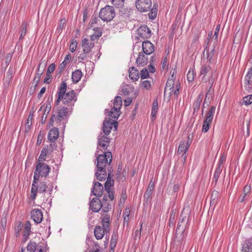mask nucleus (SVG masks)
<instances>
[{"label":"nucleus","mask_w":252,"mask_h":252,"mask_svg":"<svg viewBox=\"0 0 252 252\" xmlns=\"http://www.w3.org/2000/svg\"><path fill=\"white\" fill-rule=\"evenodd\" d=\"M103 191V187L102 184L99 182H95L92 191L93 194L97 197H100L102 195Z\"/></svg>","instance_id":"nucleus-20"},{"label":"nucleus","mask_w":252,"mask_h":252,"mask_svg":"<svg viewBox=\"0 0 252 252\" xmlns=\"http://www.w3.org/2000/svg\"><path fill=\"white\" fill-rule=\"evenodd\" d=\"M38 247H40V246L37 245L35 242H30L27 247V251L29 252H33V251L36 250V248Z\"/></svg>","instance_id":"nucleus-38"},{"label":"nucleus","mask_w":252,"mask_h":252,"mask_svg":"<svg viewBox=\"0 0 252 252\" xmlns=\"http://www.w3.org/2000/svg\"><path fill=\"white\" fill-rule=\"evenodd\" d=\"M12 55L11 53H9L7 54V55L5 57V64L6 67H7L8 65L9 64V63L10 62L11 59H12Z\"/></svg>","instance_id":"nucleus-58"},{"label":"nucleus","mask_w":252,"mask_h":252,"mask_svg":"<svg viewBox=\"0 0 252 252\" xmlns=\"http://www.w3.org/2000/svg\"><path fill=\"white\" fill-rule=\"evenodd\" d=\"M156 6V5H154L151 11L149 13V17L151 19H154L156 17L158 9Z\"/></svg>","instance_id":"nucleus-40"},{"label":"nucleus","mask_w":252,"mask_h":252,"mask_svg":"<svg viewBox=\"0 0 252 252\" xmlns=\"http://www.w3.org/2000/svg\"><path fill=\"white\" fill-rule=\"evenodd\" d=\"M244 81L245 84L243 87L246 91L250 92L252 89V67L249 69Z\"/></svg>","instance_id":"nucleus-10"},{"label":"nucleus","mask_w":252,"mask_h":252,"mask_svg":"<svg viewBox=\"0 0 252 252\" xmlns=\"http://www.w3.org/2000/svg\"><path fill=\"white\" fill-rule=\"evenodd\" d=\"M221 171V169L220 168V167H218L217 168L216 170L215 171V172L214 175V179L216 182H217V181H218V179L220 175Z\"/></svg>","instance_id":"nucleus-55"},{"label":"nucleus","mask_w":252,"mask_h":252,"mask_svg":"<svg viewBox=\"0 0 252 252\" xmlns=\"http://www.w3.org/2000/svg\"><path fill=\"white\" fill-rule=\"evenodd\" d=\"M33 117V112H31L30 113L29 116L28 117L27 124L26 125V130L28 131L30 129V127L31 126V122L32 119Z\"/></svg>","instance_id":"nucleus-43"},{"label":"nucleus","mask_w":252,"mask_h":252,"mask_svg":"<svg viewBox=\"0 0 252 252\" xmlns=\"http://www.w3.org/2000/svg\"><path fill=\"white\" fill-rule=\"evenodd\" d=\"M68 113V108L66 107H63L58 111L57 116V120L59 121L64 119L67 116Z\"/></svg>","instance_id":"nucleus-25"},{"label":"nucleus","mask_w":252,"mask_h":252,"mask_svg":"<svg viewBox=\"0 0 252 252\" xmlns=\"http://www.w3.org/2000/svg\"><path fill=\"white\" fill-rule=\"evenodd\" d=\"M102 208V203L97 198H93L90 202L91 209L95 212H98Z\"/></svg>","instance_id":"nucleus-17"},{"label":"nucleus","mask_w":252,"mask_h":252,"mask_svg":"<svg viewBox=\"0 0 252 252\" xmlns=\"http://www.w3.org/2000/svg\"><path fill=\"white\" fill-rule=\"evenodd\" d=\"M218 200L219 192L217 190H213L211 196L210 205L213 206L214 205H216L218 202Z\"/></svg>","instance_id":"nucleus-29"},{"label":"nucleus","mask_w":252,"mask_h":252,"mask_svg":"<svg viewBox=\"0 0 252 252\" xmlns=\"http://www.w3.org/2000/svg\"><path fill=\"white\" fill-rule=\"evenodd\" d=\"M189 217L188 210H186L184 208L180 217L181 218H182L180 220L176 230L175 241L179 243H181L184 239V231L188 221Z\"/></svg>","instance_id":"nucleus-2"},{"label":"nucleus","mask_w":252,"mask_h":252,"mask_svg":"<svg viewBox=\"0 0 252 252\" xmlns=\"http://www.w3.org/2000/svg\"><path fill=\"white\" fill-rule=\"evenodd\" d=\"M13 68L10 66L9 69L7 73L6 76L5 77V80L6 82H9L10 81V79L12 77L13 75Z\"/></svg>","instance_id":"nucleus-50"},{"label":"nucleus","mask_w":252,"mask_h":252,"mask_svg":"<svg viewBox=\"0 0 252 252\" xmlns=\"http://www.w3.org/2000/svg\"><path fill=\"white\" fill-rule=\"evenodd\" d=\"M97 171L95 176L97 179L100 181H104L106 179L107 173L105 167L107 164L111 163L112 160V156L110 152H105L104 154H100L96 158Z\"/></svg>","instance_id":"nucleus-1"},{"label":"nucleus","mask_w":252,"mask_h":252,"mask_svg":"<svg viewBox=\"0 0 252 252\" xmlns=\"http://www.w3.org/2000/svg\"><path fill=\"white\" fill-rule=\"evenodd\" d=\"M158 107V102L157 99L154 100L153 102L152 110V115L154 117L157 114Z\"/></svg>","instance_id":"nucleus-42"},{"label":"nucleus","mask_w":252,"mask_h":252,"mask_svg":"<svg viewBox=\"0 0 252 252\" xmlns=\"http://www.w3.org/2000/svg\"><path fill=\"white\" fill-rule=\"evenodd\" d=\"M55 68V64L54 63H52L50 64L47 69V73L48 74H51V73L53 72Z\"/></svg>","instance_id":"nucleus-63"},{"label":"nucleus","mask_w":252,"mask_h":252,"mask_svg":"<svg viewBox=\"0 0 252 252\" xmlns=\"http://www.w3.org/2000/svg\"><path fill=\"white\" fill-rule=\"evenodd\" d=\"M174 86V78H168L166 84V86L164 89V93L168 91V89L169 91V94H171V93L173 92V89Z\"/></svg>","instance_id":"nucleus-27"},{"label":"nucleus","mask_w":252,"mask_h":252,"mask_svg":"<svg viewBox=\"0 0 252 252\" xmlns=\"http://www.w3.org/2000/svg\"><path fill=\"white\" fill-rule=\"evenodd\" d=\"M65 25L66 24L65 19H62L59 27V31H62L65 27Z\"/></svg>","instance_id":"nucleus-61"},{"label":"nucleus","mask_w":252,"mask_h":252,"mask_svg":"<svg viewBox=\"0 0 252 252\" xmlns=\"http://www.w3.org/2000/svg\"><path fill=\"white\" fill-rule=\"evenodd\" d=\"M148 55H146L143 52L139 53L138 57L137 58L136 60V63L138 66H144L147 64L148 62L147 57Z\"/></svg>","instance_id":"nucleus-16"},{"label":"nucleus","mask_w":252,"mask_h":252,"mask_svg":"<svg viewBox=\"0 0 252 252\" xmlns=\"http://www.w3.org/2000/svg\"><path fill=\"white\" fill-rule=\"evenodd\" d=\"M130 9L127 8L121 7L118 13V17L120 20H125L129 17L130 15Z\"/></svg>","instance_id":"nucleus-21"},{"label":"nucleus","mask_w":252,"mask_h":252,"mask_svg":"<svg viewBox=\"0 0 252 252\" xmlns=\"http://www.w3.org/2000/svg\"><path fill=\"white\" fill-rule=\"evenodd\" d=\"M82 46L84 53L88 54L91 52V49L94 46V43L89 42V40L85 38L82 41Z\"/></svg>","instance_id":"nucleus-19"},{"label":"nucleus","mask_w":252,"mask_h":252,"mask_svg":"<svg viewBox=\"0 0 252 252\" xmlns=\"http://www.w3.org/2000/svg\"><path fill=\"white\" fill-rule=\"evenodd\" d=\"M120 115V110L115 109L114 107L112 108L111 110L108 112V116L114 119H117Z\"/></svg>","instance_id":"nucleus-33"},{"label":"nucleus","mask_w":252,"mask_h":252,"mask_svg":"<svg viewBox=\"0 0 252 252\" xmlns=\"http://www.w3.org/2000/svg\"><path fill=\"white\" fill-rule=\"evenodd\" d=\"M114 126L115 129L116 130L118 126L117 122H112L111 121L105 120L103 123V131L105 135H108Z\"/></svg>","instance_id":"nucleus-9"},{"label":"nucleus","mask_w":252,"mask_h":252,"mask_svg":"<svg viewBox=\"0 0 252 252\" xmlns=\"http://www.w3.org/2000/svg\"><path fill=\"white\" fill-rule=\"evenodd\" d=\"M242 252H252V239L246 240L242 247Z\"/></svg>","instance_id":"nucleus-24"},{"label":"nucleus","mask_w":252,"mask_h":252,"mask_svg":"<svg viewBox=\"0 0 252 252\" xmlns=\"http://www.w3.org/2000/svg\"><path fill=\"white\" fill-rule=\"evenodd\" d=\"M52 75L51 74H48L46 73V76L44 80V82L47 84H49L51 81Z\"/></svg>","instance_id":"nucleus-62"},{"label":"nucleus","mask_w":252,"mask_h":252,"mask_svg":"<svg viewBox=\"0 0 252 252\" xmlns=\"http://www.w3.org/2000/svg\"><path fill=\"white\" fill-rule=\"evenodd\" d=\"M40 174H38V172L36 171V170L34 171V175L33 177V183L36 184L37 181L38 180V179L39 178V175Z\"/></svg>","instance_id":"nucleus-64"},{"label":"nucleus","mask_w":252,"mask_h":252,"mask_svg":"<svg viewBox=\"0 0 252 252\" xmlns=\"http://www.w3.org/2000/svg\"><path fill=\"white\" fill-rule=\"evenodd\" d=\"M97 30H98V34L94 33L91 36V40L92 41H94L95 40H97L98 39L99 37H100L101 36L102 33V29H97Z\"/></svg>","instance_id":"nucleus-46"},{"label":"nucleus","mask_w":252,"mask_h":252,"mask_svg":"<svg viewBox=\"0 0 252 252\" xmlns=\"http://www.w3.org/2000/svg\"><path fill=\"white\" fill-rule=\"evenodd\" d=\"M152 3L151 0H137L135 2V5L138 10L145 12L149 10L152 6Z\"/></svg>","instance_id":"nucleus-6"},{"label":"nucleus","mask_w":252,"mask_h":252,"mask_svg":"<svg viewBox=\"0 0 252 252\" xmlns=\"http://www.w3.org/2000/svg\"><path fill=\"white\" fill-rule=\"evenodd\" d=\"M190 143L191 141H189V140H188L187 141H182L178 147L177 154L180 155L183 153L182 157L183 158L184 161L186 160L187 157L186 154L187 151L188 150Z\"/></svg>","instance_id":"nucleus-8"},{"label":"nucleus","mask_w":252,"mask_h":252,"mask_svg":"<svg viewBox=\"0 0 252 252\" xmlns=\"http://www.w3.org/2000/svg\"><path fill=\"white\" fill-rule=\"evenodd\" d=\"M98 145L103 149H105L109 145L110 138L107 137V135H99L98 138Z\"/></svg>","instance_id":"nucleus-18"},{"label":"nucleus","mask_w":252,"mask_h":252,"mask_svg":"<svg viewBox=\"0 0 252 252\" xmlns=\"http://www.w3.org/2000/svg\"><path fill=\"white\" fill-rule=\"evenodd\" d=\"M139 38H149L151 35V31L147 26H141L137 31Z\"/></svg>","instance_id":"nucleus-11"},{"label":"nucleus","mask_w":252,"mask_h":252,"mask_svg":"<svg viewBox=\"0 0 252 252\" xmlns=\"http://www.w3.org/2000/svg\"><path fill=\"white\" fill-rule=\"evenodd\" d=\"M49 170V166L46 163L38 162V164L36 167V171L42 177H46L48 174Z\"/></svg>","instance_id":"nucleus-14"},{"label":"nucleus","mask_w":252,"mask_h":252,"mask_svg":"<svg viewBox=\"0 0 252 252\" xmlns=\"http://www.w3.org/2000/svg\"><path fill=\"white\" fill-rule=\"evenodd\" d=\"M114 181L113 179H107L104 185L105 190L110 189V188L114 185Z\"/></svg>","instance_id":"nucleus-44"},{"label":"nucleus","mask_w":252,"mask_h":252,"mask_svg":"<svg viewBox=\"0 0 252 252\" xmlns=\"http://www.w3.org/2000/svg\"><path fill=\"white\" fill-rule=\"evenodd\" d=\"M101 203L102 209L104 212H107L111 209V205L107 202V198L105 196L103 197Z\"/></svg>","instance_id":"nucleus-34"},{"label":"nucleus","mask_w":252,"mask_h":252,"mask_svg":"<svg viewBox=\"0 0 252 252\" xmlns=\"http://www.w3.org/2000/svg\"><path fill=\"white\" fill-rule=\"evenodd\" d=\"M125 0H111L112 4L119 8L123 7Z\"/></svg>","instance_id":"nucleus-45"},{"label":"nucleus","mask_w":252,"mask_h":252,"mask_svg":"<svg viewBox=\"0 0 252 252\" xmlns=\"http://www.w3.org/2000/svg\"><path fill=\"white\" fill-rule=\"evenodd\" d=\"M211 123L212 122H206V120H205L202 126V132H206L207 131H208Z\"/></svg>","instance_id":"nucleus-51"},{"label":"nucleus","mask_w":252,"mask_h":252,"mask_svg":"<svg viewBox=\"0 0 252 252\" xmlns=\"http://www.w3.org/2000/svg\"><path fill=\"white\" fill-rule=\"evenodd\" d=\"M206 52L207 54V59L208 60H209V62H211L214 55L215 50L212 49L210 52H208V51H207Z\"/></svg>","instance_id":"nucleus-59"},{"label":"nucleus","mask_w":252,"mask_h":252,"mask_svg":"<svg viewBox=\"0 0 252 252\" xmlns=\"http://www.w3.org/2000/svg\"><path fill=\"white\" fill-rule=\"evenodd\" d=\"M31 217L35 222L39 223L41 222L43 219V215L40 210L38 209H33L31 211Z\"/></svg>","instance_id":"nucleus-15"},{"label":"nucleus","mask_w":252,"mask_h":252,"mask_svg":"<svg viewBox=\"0 0 252 252\" xmlns=\"http://www.w3.org/2000/svg\"><path fill=\"white\" fill-rule=\"evenodd\" d=\"M202 75V80L204 82L211 81L210 77L212 76V71H211V67L209 65L205 64L202 66L200 70V76Z\"/></svg>","instance_id":"nucleus-7"},{"label":"nucleus","mask_w":252,"mask_h":252,"mask_svg":"<svg viewBox=\"0 0 252 252\" xmlns=\"http://www.w3.org/2000/svg\"><path fill=\"white\" fill-rule=\"evenodd\" d=\"M117 243V237L116 235H113L111 237L110 247L112 250L114 249V248L116 247Z\"/></svg>","instance_id":"nucleus-48"},{"label":"nucleus","mask_w":252,"mask_h":252,"mask_svg":"<svg viewBox=\"0 0 252 252\" xmlns=\"http://www.w3.org/2000/svg\"><path fill=\"white\" fill-rule=\"evenodd\" d=\"M71 58V57L70 54H68L65 56L64 61L59 66V69L61 72L63 71V70L64 69L67 63L70 62Z\"/></svg>","instance_id":"nucleus-30"},{"label":"nucleus","mask_w":252,"mask_h":252,"mask_svg":"<svg viewBox=\"0 0 252 252\" xmlns=\"http://www.w3.org/2000/svg\"><path fill=\"white\" fill-rule=\"evenodd\" d=\"M82 73L81 70H76L72 74V79L73 82L75 83L78 82L82 77Z\"/></svg>","instance_id":"nucleus-28"},{"label":"nucleus","mask_w":252,"mask_h":252,"mask_svg":"<svg viewBox=\"0 0 252 252\" xmlns=\"http://www.w3.org/2000/svg\"><path fill=\"white\" fill-rule=\"evenodd\" d=\"M66 90V84L63 82L59 90L58 93V98L56 101V104L58 105L61 100L64 104L70 103L72 101H75L76 99L75 98V93L73 91H70L65 93Z\"/></svg>","instance_id":"nucleus-3"},{"label":"nucleus","mask_w":252,"mask_h":252,"mask_svg":"<svg viewBox=\"0 0 252 252\" xmlns=\"http://www.w3.org/2000/svg\"><path fill=\"white\" fill-rule=\"evenodd\" d=\"M122 106V99L121 96H117L114 101V107L115 109L120 110Z\"/></svg>","instance_id":"nucleus-31"},{"label":"nucleus","mask_w":252,"mask_h":252,"mask_svg":"<svg viewBox=\"0 0 252 252\" xmlns=\"http://www.w3.org/2000/svg\"><path fill=\"white\" fill-rule=\"evenodd\" d=\"M115 15V12L113 6L106 5L101 9L99 17L104 21H110Z\"/></svg>","instance_id":"nucleus-5"},{"label":"nucleus","mask_w":252,"mask_h":252,"mask_svg":"<svg viewBox=\"0 0 252 252\" xmlns=\"http://www.w3.org/2000/svg\"><path fill=\"white\" fill-rule=\"evenodd\" d=\"M149 76V72L147 68H144L141 70L140 77L141 79L147 78Z\"/></svg>","instance_id":"nucleus-52"},{"label":"nucleus","mask_w":252,"mask_h":252,"mask_svg":"<svg viewBox=\"0 0 252 252\" xmlns=\"http://www.w3.org/2000/svg\"><path fill=\"white\" fill-rule=\"evenodd\" d=\"M31 224L30 221H27L26 222L25 225V228L24 230V242H25L27 241L28 236L29 235L30 232H31Z\"/></svg>","instance_id":"nucleus-26"},{"label":"nucleus","mask_w":252,"mask_h":252,"mask_svg":"<svg viewBox=\"0 0 252 252\" xmlns=\"http://www.w3.org/2000/svg\"><path fill=\"white\" fill-rule=\"evenodd\" d=\"M48 186L45 182H41L38 187V192L40 193L45 192Z\"/></svg>","instance_id":"nucleus-47"},{"label":"nucleus","mask_w":252,"mask_h":252,"mask_svg":"<svg viewBox=\"0 0 252 252\" xmlns=\"http://www.w3.org/2000/svg\"><path fill=\"white\" fill-rule=\"evenodd\" d=\"M58 129L54 127L50 130L48 135V138L51 142H53L58 138Z\"/></svg>","instance_id":"nucleus-22"},{"label":"nucleus","mask_w":252,"mask_h":252,"mask_svg":"<svg viewBox=\"0 0 252 252\" xmlns=\"http://www.w3.org/2000/svg\"><path fill=\"white\" fill-rule=\"evenodd\" d=\"M110 216L105 215L102 220L103 227L96 226L94 230V234L97 239H101L103 238L104 233H108L109 231Z\"/></svg>","instance_id":"nucleus-4"},{"label":"nucleus","mask_w":252,"mask_h":252,"mask_svg":"<svg viewBox=\"0 0 252 252\" xmlns=\"http://www.w3.org/2000/svg\"><path fill=\"white\" fill-rule=\"evenodd\" d=\"M153 189H154L148 187L147 190L144 194V198L147 199V201L151 197Z\"/></svg>","instance_id":"nucleus-49"},{"label":"nucleus","mask_w":252,"mask_h":252,"mask_svg":"<svg viewBox=\"0 0 252 252\" xmlns=\"http://www.w3.org/2000/svg\"><path fill=\"white\" fill-rule=\"evenodd\" d=\"M241 105H250L252 103V94L248 95L243 97V101L240 102Z\"/></svg>","instance_id":"nucleus-39"},{"label":"nucleus","mask_w":252,"mask_h":252,"mask_svg":"<svg viewBox=\"0 0 252 252\" xmlns=\"http://www.w3.org/2000/svg\"><path fill=\"white\" fill-rule=\"evenodd\" d=\"M34 183H32V189H31V198L32 199H34L36 195L37 190H38V187H37Z\"/></svg>","instance_id":"nucleus-41"},{"label":"nucleus","mask_w":252,"mask_h":252,"mask_svg":"<svg viewBox=\"0 0 252 252\" xmlns=\"http://www.w3.org/2000/svg\"><path fill=\"white\" fill-rule=\"evenodd\" d=\"M77 42L76 40H72L69 47V49L71 52H73L75 51L77 47Z\"/></svg>","instance_id":"nucleus-57"},{"label":"nucleus","mask_w":252,"mask_h":252,"mask_svg":"<svg viewBox=\"0 0 252 252\" xmlns=\"http://www.w3.org/2000/svg\"><path fill=\"white\" fill-rule=\"evenodd\" d=\"M203 95L202 94H200L198 96L197 99L196 100L193 105V108L194 111L198 110L199 109L200 104L203 99Z\"/></svg>","instance_id":"nucleus-37"},{"label":"nucleus","mask_w":252,"mask_h":252,"mask_svg":"<svg viewBox=\"0 0 252 252\" xmlns=\"http://www.w3.org/2000/svg\"><path fill=\"white\" fill-rule=\"evenodd\" d=\"M129 77L133 81H137L139 78V71L134 67L129 69Z\"/></svg>","instance_id":"nucleus-23"},{"label":"nucleus","mask_w":252,"mask_h":252,"mask_svg":"<svg viewBox=\"0 0 252 252\" xmlns=\"http://www.w3.org/2000/svg\"><path fill=\"white\" fill-rule=\"evenodd\" d=\"M142 48L143 52L146 55H151L155 51V46L148 40L143 42Z\"/></svg>","instance_id":"nucleus-13"},{"label":"nucleus","mask_w":252,"mask_h":252,"mask_svg":"<svg viewBox=\"0 0 252 252\" xmlns=\"http://www.w3.org/2000/svg\"><path fill=\"white\" fill-rule=\"evenodd\" d=\"M141 87L144 89H146V90H149L151 88V85L149 81L146 80L142 82Z\"/></svg>","instance_id":"nucleus-54"},{"label":"nucleus","mask_w":252,"mask_h":252,"mask_svg":"<svg viewBox=\"0 0 252 252\" xmlns=\"http://www.w3.org/2000/svg\"><path fill=\"white\" fill-rule=\"evenodd\" d=\"M27 26L28 24L26 22H24L22 23L20 29V36L19 38L20 40L23 39L25 37L26 33Z\"/></svg>","instance_id":"nucleus-35"},{"label":"nucleus","mask_w":252,"mask_h":252,"mask_svg":"<svg viewBox=\"0 0 252 252\" xmlns=\"http://www.w3.org/2000/svg\"><path fill=\"white\" fill-rule=\"evenodd\" d=\"M46 155H47L46 149H43L41 151L40 155L39 156V157L38 158V162H40V161L42 160V159H43L46 156Z\"/></svg>","instance_id":"nucleus-56"},{"label":"nucleus","mask_w":252,"mask_h":252,"mask_svg":"<svg viewBox=\"0 0 252 252\" xmlns=\"http://www.w3.org/2000/svg\"><path fill=\"white\" fill-rule=\"evenodd\" d=\"M51 107L50 103H48L46 105L44 113L41 118V123L42 124L45 123V122L46 120L48 114L49 113V112L51 110Z\"/></svg>","instance_id":"nucleus-36"},{"label":"nucleus","mask_w":252,"mask_h":252,"mask_svg":"<svg viewBox=\"0 0 252 252\" xmlns=\"http://www.w3.org/2000/svg\"><path fill=\"white\" fill-rule=\"evenodd\" d=\"M216 107L214 106H212L207 114L206 120V122H212L214 114L215 112Z\"/></svg>","instance_id":"nucleus-32"},{"label":"nucleus","mask_w":252,"mask_h":252,"mask_svg":"<svg viewBox=\"0 0 252 252\" xmlns=\"http://www.w3.org/2000/svg\"><path fill=\"white\" fill-rule=\"evenodd\" d=\"M194 74L193 71L190 70H189L187 75L188 81L189 82L192 81L194 79Z\"/></svg>","instance_id":"nucleus-53"},{"label":"nucleus","mask_w":252,"mask_h":252,"mask_svg":"<svg viewBox=\"0 0 252 252\" xmlns=\"http://www.w3.org/2000/svg\"><path fill=\"white\" fill-rule=\"evenodd\" d=\"M47 61L46 59H44L43 58H42V59L40 61V62L39 64L37 72L36 73V74L35 75V81L36 82H38V80H40L41 76L43 74V72L44 71V70L46 68V66L47 65Z\"/></svg>","instance_id":"nucleus-12"},{"label":"nucleus","mask_w":252,"mask_h":252,"mask_svg":"<svg viewBox=\"0 0 252 252\" xmlns=\"http://www.w3.org/2000/svg\"><path fill=\"white\" fill-rule=\"evenodd\" d=\"M220 29V25L219 24L216 26L215 31V32H214V34L213 37V38H215V40L216 41H217V40H218V33H219Z\"/></svg>","instance_id":"nucleus-60"}]
</instances>
